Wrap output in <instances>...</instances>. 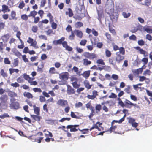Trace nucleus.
I'll list each match as a JSON object with an SVG mask.
<instances>
[{"label":"nucleus","instance_id":"f257e3e1","mask_svg":"<svg viewBox=\"0 0 152 152\" xmlns=\"http://www.w3.org/2000/svg\"><path fill=\"white\" fill-rule=\"evenodd\" d=\"M84 56L86 58L90 59L93 60L94 59H97V55L94 53H89L86 52L84 53Z\"/></svg>","mask_w":152,"mask_h":152},{"label":"nucleus","instance_id":"f03ea898","mask_svg":"<svg viewBox=\"0 0 152 152\" xmlns=\"http://www.w3.org/2000/svg\"><path fill=\"white\" fill-rule=\"evenodd\" d=\"M102 124V123L99 122H97L95 124H94L90 128L89 130L91 131L94 129H96L99 131H100L103 130L104 128L103 127L101 126V125Z\"/></svg>","mask_w":152,"mask_h":152},{"label":"nucleus","instance_id":"7ed1b4c3","mask_svg":"<svg viewBox=\"0 0 152 152\" xmlns=\"http://www.w3.org/2000/svg\"><path fill=\"white\" fill-rule=\"evenodd\" d=\"M27 42L30 44V46L34 47L35 49L39 48V47L37 45V42L36 40L34 41L33 39L29 37L27 41Z\"/></svg>","mask_w":152,"mask_h":152},{"label":"nucleus","instance_id":"20e7f679","mask_svg":"<svg viewBox=\"0 0 152 152\" xmlns=\"http://www.w3.org/2000/svg\"><path fill=\"white\" fill-rule=\"evenodd\" d=\"M79 126L78 125H68L66 128L67 129H70V132H76L78 130H80V129L78 128Z\"/></svg>","mask_w":152,"mask_h":152},{"label":"nucleus","instance_id":"39448f33","mask_svg":"<svg viewBox=\"0 0 152 152\" xmlns=\"http://www.w3.org/2000/svg\"><path fill=\"white\" fill-rule=\"evenodd\" d=\"M44 138L43 137H37L36 135H32L31 137V139L32 141L37 142L40 143L41 141Z\"/></svg>","mask_w":152,"mask_h":152},{"label":"nucleus","instance_id":"423d86ee","mask_svg":"<svg viewBox=\"0 0 152 152\" xmlns=\"http://www.w3.org/2000/svg\"><path fill=\"white\" fill-rule=\"evenodd\" d=\"M10 37V34H9L7 33L6 34L2 35L0 38V39L2 40V42H3L4 43L6 44V43L8 42Z\"/></svg>","mask_w":152,"mask_h":152},{"label":"nucleus","instance_id":"0eeeda50","mask_svg":"<svg viewBox=\"0 0 152 152\" xmlns=\"http://www.w3.org/2000/svg\"><path fill=\"white\" fill-rule=\"evenodd\" d=\"M99 95L98 92L97 91L94 90L92 91V95H90L88 94L87 97L89 99L93 100Z\"/></svg>","mask_w":152,"mask_h":152},{"label":"nucleus","instance_id":"6e6552de","mask_svg":"<svg viewBox=\"0 0 152 152\" xmlns=\"http://www.w3.org/2000/svg\"><path fill=\"white\" fill-rule=\"evenodd\" d=\"M69 73L68 72H64L59 74V78L63 80H66L68 78Z\"/></svg>","mask_w":152,"mask_h":152},{"label":"nucleus","instance_id":"1a4fd4ad","mask_svg":"<svg viewBox=\"0 0 152 152\" xmlns=\"http://www.w3.org/2000/svg\"><path fill=\"white\" fill-rule=\"evenodd\" d=\"M57 104L58 105L63 107L68 105V103L66 100L61 99L58 100Z\"/></svg>","mask_w":152,"mask_h":152},{"label":"nucleus","instance_id":"9d476101","mask_svg":"<svg viewBox=\"0 0 152 152\" xmlns=\"http://www.w3.org/2000/svg\"><path fill=\"white\" fill-rule=\"evenodd\" d=\"M8 98L7 95H3L0 97V101L2 104H4L7 102Z\"/></svg>","mask_w":152,"mask_h":152},{"label":"nucleus","instance_id":"9b49d317","mask_svg":"<svg viewBox=\"0 0 152 152\" xmlns=\"http://www.w3.org/2000/svg\"><path fill=\"white\" fill-rule=\"evenodd\" d=\"M117 56L116 57V61L118 63H120L124 58V56H122L120 53H118V52L116 53Z\"/></svg>","mask_w":152,"mask_h":152},{"label":"nucleus","instance_id":"f8f14e48","mask_svg":"<svg viewBox=\"0 0 152 152\" xmlns=\"http://www.w3.org/2000/svg\"><path fill=\"white\" fill-rule=\"evenodd\" d=\"M125 103V106L129 108H131L132 106L136 107L137 105L136 104L133 103L127 99H126Z\"/></svg>","mask_w":152,"mask_h":152},{"label":"nucleus","instance_id":"ddd939ff","mask_svg":"<svg viewBox=\"0 0 152 152\" xmlns=\"http://www.w3.org/2000/svg\"><path fill=\"white\" fill-rule=\"evenodd\" d=\"M67 89L66 90L67 92L69 95L72 94H74L75 93V91L74 89L72 88L70 86L67 85Z\"/></svg>","mask_w":152,"mask_h":152},{"label":"nucleus","instance_id":"4468645a","mask_svg":"<svg viewBox=\"0 0 152 152\" xmlns=\"http://www.w3.org/2000/svg\"><path fill=\"white\" fill-rule=\"evenodd\" d=\"M10 16L9 18V20H16L17 18L16 17V12L14 11H12L10 13Z\"/></svg>","mask_w":152,"mask_h":152},{"label":"nucleus","instance_id":"2eb2a0df","mask_svg":"<svg viewBox=\"0 0 152 152\" xmlns=\"http://www.w3.org/2000/svg\"><path fill=\"white\" fill-rule=\"evenodd\" d=\"M23 95L25 97L28 99H32L33 97V95L29 92H25Z\"/></svg>","mask_w":152,"mask_h":152},{"label":"nucleus","instance_id":"dca6fc26","mask_svg":"<svg viewBox=\"0 0 152 152\" xmlns=\"http://www.w3.org/2000/svg\"><path fill=\"white\" fill-rule=\"evenodd\" d=\"M34 112L35 114L39 115L40 114V108L39 107H37L35 105L33 106Z\"/></svg>","mask_w":152,"mask_h":152},{"label":"nucleus","instance_id":"f3484780","mask_svg":"<svg viewBox=\"0 0 152 152\" xmlns=\"http://www.w3.org/2000/svg\"><path fill=\"white\" fill-rule=\"evenodd\" d=\"M76 36L80 38H81L83 37V33L82 31L79 30H75Z\"/></svg>","mask_w":152,"mask_h":152},{"label":"nucleus","instance_id":"a211bd4d","mask_svg":"<svg viewBox=\"0 0 152 152\" xmlns=\"http://www.w3.org/2000/svg\"><path fill=\"white\" fill-rule=\"evenodd\" d=\"M102 106L101 104H97L95 107L96 113H98L102 109Z\"/></svg>","mask_w":152,"mask_h":152},{"label":"nucleus","instance_id":"6ab92c4d","mask_svg":"<svg viewBox=\"0 0 152 152\" xmlns=\"http://www.w3.org/2000/svg\"><path fill=\"white\" fill-rule=\"evenodd\" d=\"M68 12L66 11L65 12V14L66 15H68L70 17H72L73 15V11L70 8H69L68 9Z\"/></svg>","mask_w":152,"mask_h":152},{"label":"nucleus","instance_id":"aec40b11","mask_svg":"<svg viewBox=\"0 0 152 152\" xmlns=\"http://www.w3.org/2000/svg\"><path fill=\"white\" fill-rule=\"evenodd\" d=\"M2 9L1 11H8L10 12V10L9 8V7L8 6L4 4L2 5Z\"/></svg>","mask_w":152,"mask_h":152},{"label":"nucleus","instance_id":"412c9836","mask_svg":"<svg viewBox=\"0 0 152 152\" xmlns=\"http://www.w3.org/2000/svg\"><path fill=\"white\" fill-rule=\"evenodd\" d=\"M142 69L141 68H138L135 70H132V72L134 73H135L137 75H139V74H141L142 72Z\"/></svg>","mask_w":152,"mask_h":152},{"label":"nucleus","instance_id":"4be33fe9","mask_svg":"<svg viewBox=\"0 0 152 152\" xmlns=\"http://www.w3.org/2000/svg\"><path fill=\"white\" fill-rule=\"evenodd\" d=\"M91 61L88 60L87 58H85L83 59V64L85 66H88L91 64Z\"/></svg>","mask_w":152,"mask_h":152},{"label":"nucleus","instance_id":"5701e85b","mask_svg":"<svg viewBox=\"0 0 152 152\" xmlns=\"http://www.w3.org/2000/svg\"><path fill=\"white\" fill-rule=\"evenodd\" d=\"M84 84L85 87L88 89H89L91 88V85H90L89 82L87 80L84 81Z\"/></svg>","mask_w":152,"mask_h":152},{"label":"nucleus","instance_id":"b1692460","mask_svg":"<svg viewBox=\"0 0 152 152\" xmlns=\"http://www.w3.org/2000/svg\"><path fill=\"white\" fill-rule=\"evenodd\" d=\"M115 58L114 57H112L110 58L109 59V62L110 64L115 65L116 64V62L115 61Z\"/></svg>","mask_w":152,"mask_h":152},{"label":"nucleus","instance_id":"393cba45","mask_svg":"<svg viewBox=\"0 0 152 152\" xmlns=\"http://www.w3.org/2000/svg\"><path fill=\"white\" fill-rule=\"evenodd\" d=\"M23 77L24 79L26 80L28 82H29L30 80H32V78L30 77L29 76L27 75L26 73H24L23 74Z\"/></svg>","mask_w":152,"mask_h":152},{"label":"nucleus","instance_id":"a878e982","mask_svg":"<svg viewBox=\"0 0 152 152\" xmlns=\"http://www.w3.org/2000/svg\"><path fill=\"white\" fill-rule=\"evenodd\" d=\"M118 17V15L116 14L115 15L114 13H113L110 15V19L113 21L116 20L117 19Z\"/></svg>","mask_w":152,"mask_h":152},{"label":"nucleus","instance_id":"bb28decb","mask_svg":"<svg viewBox=\"0 0 152 152\" xmlns=\"http://www.w3.org/2000/svg\"><path fill=\"white\" fill-rule=\"evenodd\" d=\"M10 73V75H12L13 73L15 72L16 73H18L19 70L17 69L10 68L9 69Z\"/></svg>","mask_w":152,"mask_h":152},{"label":"nucleus","instance_id":"cd10ccee","mask_svg":"<svg viewBox=\"0 0 152 152\" xmlns=\"http://www.w3.org/2000/svg\"><path fill=\"white\" fill-rule=\"evenodd\" d=\"M37 13V11L35 10H33L30 12V14L28 15V16L29 17H32L34 18L35 16Z\"/></svg>","mask_w":152,"mask_h":152},{"label":"nucleus","instance_id":"c85d7f7f","mask_svg":"<svg viewBox=\"0 0 152 152\" xmlns=\"http://www.w3.org/2000/svg\"><path fill=\"white\" fill-rule=\"evenodd\" d=\"M47 17L49 18V21L50 23L54 22L53 17L51 13H49L47 15Z\"/></svg>","mask_w":152,"mask_h":152},{"label":"nucleus","instance_id":"c756f323","mask_svg":"<svg viewBox=\"0 0 152 152\" xmlns=\"http://www.w3.org/2000/svg\"><path fill=\"white\" fill-rule=\"evenodd\" d=\"M8 95L9 96L11 97H16L17 96V94L14 92L10 91L8 93Z\"/></svg>","mask_w":152,"mask_h":152},{"label":"nucleus","instance_id":"7c9ffc66","mask_svg":"<svg viewBox=\"0 0 152 152\" xmlns=\"http://www.w3.org/2000/svg\"><path fill=\"white\" fill-rule=\"evenodd\" d=\"M19 63V60L18 58L15 59L14 60V61L12 63L13 66L14 67H15L18 66Z\"/></svg>","mask_w":152,"mask_h":152},{"label":"nucleus","instance_id":"2f4dec72","mask_svg":"<svg viewBox=\"0 0 152 152\" xmlns=\"http://www.w3.org/2000/svg\"><path fill=\"white\" fill-rule=\"evenodd\" d=\"M0 73L1 75L4 78L8 76L7 73L5 72L3 69H1V70Z\"/></svg>","mask_w":152,"mask_h":152},{"label":"nucleus","instance_id":"473e14b6","mask_svg":"<svg viewBox=\"0 0 152 152\" xmlns=\"http://www.w3.org/2000/svg\"><path fill=\"white\" fill-rule=\"evenodd\" d=\"M118 126H112L109 129H108L107 132H109L110 133H111L112 131H114L115 130V129L117 128Z\"/></svg>","mask_w":152,"mask_h":152},{"label":"nucleus","instance_id":"72a5a7b5","mask_svg":"<svg viewBox=\"0 0 152 152\" xmlns=\"http://www.w3.org/2000/svg\"><path fill=\"white\" fill-rule=\"evenodd\" d=\"M34 79V78L33 77L32 78V80H30L29 82H28L30 83V85H34L36 86L37 85L38 83L36 81H33V80Z\"/></svg>","mask_w":152,"mask_h":152},{"label":"nucleus","instance_id":"f704fd0d","mask_svg":"<svg viewBox=\"0 0 152 152\" xmlns=\"http://www.w3.org/2000/svg\"><path fill=\"white\" fill-rule=\"evenodd\" d=\"M151 73V72L150 70L147 69L144 71L143 74L145 76L147 75H150Z\"/></svg>","mask_w":152,"mask_h":152},{"label":"nucleus","instance_id":"c9c22d12","mask_svg":"<svg viewBox=\"0 0 152 152\" xmlns=\"http://www.w3.org/2000/svg\"><path fill=\"white\" fill-rule=\"evenodd\" d=\"M105 53L107 57L109 58L111 57L112 53L108 49H106Z\"/></svg>","mask_w":152,"mask_h":152},{"label":"nucleus","instance_id":"e433bc0d","mask_svg":"<svg viewBox=\"0 0 152 152\" xmlns=\"http://www.w3.org/2000/svg\"><path fill=\"white\" fill-rule=\"evenodd\" d=\"M56 70L54 67H52L50 68L49 71V73L51 74H54L56 73Z\"/></svg>","mask_w":152,"mask_h":152},{"label":"nucleus","instance_id":"4c0bfd02","mask_svg":"<svg viewBox=\"0 0 152 152\" xmlns=\"http://www.w3.org/2000/svg\"><path fill=\"white\" fill-rule=\"evenodd\" d=\"M119 53H120V54H122L123 55H124L125 54V49L123 47H121L119 48Z\"/></svg>","mask_w":152,"mask_h":152},{"label":"nucleus","instance_id":"58836bf2","mask_svg":"<svg viewBox=\"0 0 152 152\" xmlns=\"http://www.w3.org/2000/svg\"><path fill=\"white\" fill-rule=\"evenodd\" d=\"M75 26L76 28H80L83 26L82 23L80 22H78L75 23Z\"/></svg>","mask_w":152,"mask_h":152},{"label":"nucleus","instance_id":"ea45409f","mask_svg":"<svg viewBox=\"0 0 152 152\" xmlns=\"http://www.w3.org/2000/svg\"><path fill=\"white\" fill-rule=\"evenodd\" d=\"M25 6V4L23 1H21L18 5V7L20 9H23Z\"/></svg>","mask_w":152,"mask_h":152},{"label":"nucleus","instance_id":"a19ab883","mask_svg":"<svg viewBox=\"0 0 152 152\" xmlns=\"http://www.w3.org/2000/svg\"><path fill=\"white\" fill-rule=\"evenodd\" d=\"M75 35L73 31L71 32V34L69 37V39L71 40H73L75 39Z\"/></svg>","mask_w":152,"mask_h":152},{"label":"nucleus","instance_id":"79ce46f5","mask_svg":"<svg viewBox=\"0 0 152 152\" xmlns=\"http://www.w3.org/2000/svg\"><path fill=\"white\" fill-rule=\"evenodd\" d=\"M13 53L15 55L18 57H20L21 56V53L17 50H14L13 51Z\"/></svg>","mask_w":152,"mask_h":152},{"label":"nucleus","instance_id":"37998d69","mask_svg":"<svg viewBox=\"0 0 152 152\" xmlns=\"http://www.w3.org/2000/svg\"><path fill=\"white\" fill-rule=\"evenodd\" d=\"M96 63L98 64L101 65H104L105 63L104 62L103 60L101 59H99L96 61Z\"/></svg>","mask_w":152,"mask_h":152},{"label":"nucleus","instance_id":"c03bdc74","mask_svg":"<svg viewBox=\"0 0 152 152\" xmlns=\"http://www.w3.org/2000/svg\"><path fill=\"white\" fill-rule=\"evenodd\" d=\"M138 29V28L137 27H133L132 28L131 30H130V31L132 33H134L137 32Z\"/></svg>","mask_w":152,"mask_h":152},{"label":"nucleus","instance_id":"a18cd8bd","mask_svg":"<svg viewBox=\"0 0 152 152\" xmlns=\"http://www.w3.org/2000/svg\"><path fill=\"white\" fill-rule=\"evenodd\" d=\"M79 131L82 132L83 134H87L89 132V129H84L82 130L80 129Z\"/></svg>","mask_w":152,"mask_h":152},{"label":"nucleus","instance_id":"49530a36","mask_svg":"<svg viewBox=\"0 0 152 152\" xmlns=\"http://www.w3.org/2000/svg\"><path fill=\"white\" fill-rule=\"evenodd\" d=\"M28 17L26 14H23L21 15V18L23 20L26 21L28 19Z\"/></svg>","mask_w":152,"mask_h":152},{"label":"nucleus","instance_id":"de8ad7c7","mask_svg":"<svg viewBox=\"0 0 152 152\" xmlns=\"http://www.w3.org/2000/svg\"><path fill=\"white\" fill-rule=\"evenodd\" d=\"M5 26V24L4 23H0V32L4 28Z\"/></svg>","mask_w":152,"mask_h":152},{"label":"nucleus","instance_id":"09e8293b","mask_svg":"<svg viewBox=\"0 0 152 152\" xmlns=\"http://www.w3.org/2000/svg\"><path fill=\"white\" fill-rule=\"evenodd\" d=\"M31 117L35 120L39 121L40 120V117L39 116L35 115H31Z\"/></svg>","mask_w":152,"mask_h":152},{"label":"nucleus","instance_id":"8fccbe9b","mask_svg":"<svg viewBox=\"0 0 152 152\" xmlns=\"http://www.w3.org/2000/svg\"><path fill=\"white\" fill-rule=\"evenodd\" d=\"M4 62L6 64H11V61L8 58H4Z\"/></svg>","mask_w":152,"mask_h":152},{"label":"nucleus","instance_id":"3c124183","mask_svg":"<svg viewBox=\"0 0 152 152\" xmlns=\"http://www.w3.org/2000/svg\"><path fill=\"white\" fill-rule=\"evenodd\" d=\"M93 40H92V39L91 40L92 44L94 45H96L97 43L98 42L97 39L95 37L93 38Z\"/></svg>","mask_w":152,"mask_h":152},{"label":"nucleus","instance_id":"603ef678","mask_svg":"<svg viewBox=\"0 0 152 152\" xmlns=\"http://www.w3.org/2000/svg\"><path fill=\"white\" fill-rule=\"evenodd\" d=\"M72 84L73 87L74 88H78L80 85L78 84L77 83V81H75L72 83Z\"/></svg>","mask_w":152,"mask_h":152},{"label":"nucleus","instance_id":"864d4df0","mask_svg":"<svg viewBox=\"0 0 152 152\" xmlns=\"http://www.w3.org/2000/svg\"><path fill=\"white\" fill-rule=\"evenodd\" d=\"M87 41L86 39L81 40L80 42V44L81 46H85L86 44Z\"/></svg>","mask_w":152,"mask_h":152},{"label":"nucleus","instance_id":"5fc2aeb1","mask_svg":"<svg viewBox=\"0 0 152 152\" xmlns=\"http://www.w3.org/2000/svg\"><path fill=\"white\" fill-rule=\"evenodd\" d=\"M43 110L47 113H48V109L47 105L46 104H44L43 107Z\"/></svg>","mask_w":152,"mask_h":152},{"label":"nucleus","instance_id":"6e6d98bb","mask_svg":"<svg viewBox=\"0 0 152 152\" xmlns=\"http://www.w3.org/2000/svg\"><path fill=\"white\" fill-rule=\"evenodd\" d=\"M32 31L34 33H36L38 30V27L37 26H33L31 28Z\"/></svg>","mask_w":152,"mask_h":152},{"label":"nucleus","instance_id":"4d7b16f0","mask_svg":"<svg viewBox=\"0 0 152 152\" xmlns=\"http://www.w3.org/2000/svg\"><path fill=\"white\" fill-rule=\"evenodd\" d=\"M142 61L143 62V64L145 65L148 63V58H144L142 59Z\"/></svg>","mask_w":152,"mask_h":152},{"label":"nucleus","instance_id":"13d9d810","mask_svg":"<svg viewBox=\"0 0 152 152\" xmlns=\"http://www.w3.org/2000/svg\"><path fill=\"white\" fill-rule=\"evenodd\" d=\"M139 52L140 54H143L144 56H146L147 55V53L142 49H141Z\"/></svg>","mask_w":152,"mask_h":152},{"label":"nucleus","instance_id":"bf43d9fd","mask_svg":"<svg viewBox=\"0 0 152 152\" xmlns=\"http://www.w3.org/2000/svg\"><path fill=\"white\" fill-rule=\"evenodd\" d=\"M122 15L124 18H127L130 16L131 14L130 13H127L126 12H124L122 13Z\"/></svg>","mask_w":152,"mask_h":152},{"label":"nucleus","instance_id":"052dcab7","mask_svg":"<svg viewBox=\"0 0 152 152\" xmlns=\"http://www.w3.org/2000/svg\"><path fill=\"white\" fill-rule=\"evenodd\" d=\"M64 38L63 37L61 38L60 39L56 41V45H57L58 44H62V41L64 40Z\"/></svg>","mask_w":152,"mask_h":152},{"label":"nucleus","instance_id":"680f3d73","mask_svg":"<svg viewBox=\"0 0 152 152\" xmlns=\"http://www.w3.org/2000/svg\"><path fill=\"white\" fill-rule=\"evenodd\" d=\"M138 44L140 46H143L145 45V42L143 40L141 39L138 41Z\"/></svg>","mask_w":152,"mask_h":152},{"label":"nucleus","instance_id":"e2e57ef3","mask_svg":"<svg viewBox=\"0 0 152 152\" xmlns=\"http://www.w3.org/2000/svg\"><path fill=\"white\" fill-rule=\"evenodd\" d=\"M90 72L89 71H86L83 74V75L86 78H87L89 76Z\"/></svg>","mask_w":152,"mask_h":152},{"label":"nucleus","instance_id":"0e129e2a","mask_svg":"<svg viewBox=\"0 0 152 152\" xmlns=\"http://www.w3.org/2000/svg\"><path fill=\"white\" fill-rule=\"evenodd\" d=\"M151 0H145V5L147 6H149L151 5Z\"/></svg>","mask_w":152,"mask_h":152},{"label":"nucleus","instance_id":"69168bd1","mask_svg":"<svg viewBox=\"0 0 152 152\" xmlns=\"http://www.w3.org/2000/svg\"><path fill=\"white\" fill-rule=\"evenodd\" d=\"M70 115L71 117L73 118L76 119L79 118H78V117L75 114L74 112H71Z\"/></svg>","mask_w":152,"mask_h":152},{"label":"nucleus","instance_id":"338daca9","mask_svg":"<svg viewBox=\"0 0 152 152\" xmlns=\"http://www.w3.org/2000/svg\"><path fill=\"white\" fill-rule=\"evenodd\" d=\"M66 30L67 32H69L70 31H72V28L71 26L69 25H68L67 26L66 28Z\"/></svg>","mask_w":152,"mask_h":152},{"label":"nucleus","instance_id":"774afa93","mask_svg":"<svg viewBox=\"0 0 152 152\" xmlns=\"http://www.w3.org/2000/svg\"><path fill=\"white\" fill-rule=\"evenodd\" d=\"M130 40H136L137 37L135 35L132 34L129 37Z\"/></svg>","mask_w":152,"mask_h":152}]
</instances>
